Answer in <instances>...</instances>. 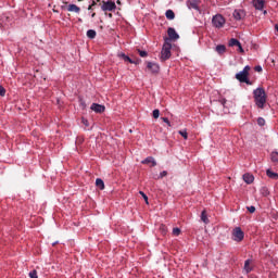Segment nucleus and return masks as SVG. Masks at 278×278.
<instances>
[{"instance_id": "obj_8", "label": "nucleus", "mask_w": 278, "mask_h": 278, "mask_svg": "<svg viewBox=\"0 0 278 278\" xmlns=\"http://www.w3.org/2000/svg\"><path fill=\"white\" fill-rule=\"evenodd\" d=\"M90 109L92 112H96V114H103V112H105V106L97 103H92Z\"/></svg>"}, {"instance_id": "obj_26", "label": "nucleus", "mask_w": 278, "mask_h": 278, "mask_svg": "<svg viewBox=\"0 0 278 278\" xmlns=\"http://www.w3.org/2000/svg\"><path fill=\"white\" fill-rule=\"evenodd\" d=\"M271 162H278V152L277 151H274L271 152Z\"/></svg>"}, {"instance_id": "obj_24", "label": "nucleus", "mask_w": 278, "mask_h": 278, "mask_svg": "<svg viewBox=\"0 0 278 278\" xmlns=\"http://www.w3.org/2000/svg\"><path fill=\"white\" fill-rule=\"evenodd\" d=\"M240 41L238 39H230L229 47H238Z\"/></svg>"}, {"instance_id": "obj_13", "label": "nucleus", "mask_w": 278, "mask_h": 278, "mask_svg": "<svg viewBox=\"0 0 278 278\" xmlns=\"http://www.w3.org/2000/svg\"><path fill=\"white\" fill-rule=\"evenodd\" d=\"M141 164H152V166H157V162H155V159L152 156H148L143 161H141Z\"/></svg>"}, {"instance_id": "obj_29", "label": "nucleus", "mask_w": 278, "mask_h": 278, "mask_svg": "<svg viewBox=\"0 0 278 278\" xmlns=\"http://www.w3.org/2000/svg\"><path fill=\"white\" fill-rule=\"evenodd\" d=\"M28 275L30 278H38V271L36 270H31Z\"/></svg>"}, {"instance_id": "obj_43", "label": "nucleus", "mask_w": 278, "mask_h": 278, "mask_svg": "<svg viewBox=\"0 0 278 278\" xmlns=\"http://www.w3.org/2000/svg\"><path fill=\"white\" fill-rule=\"evenodd\" d=\"M88 10H92V4H91V5H89Z\"/></svg>"}, {"instance_id": "obj_11", "label": "nucleus", "mask_w": 278, "mask_h": 278, "mask_svg": "<svg viewBox=\"0 0 278 278\" xmlns=\"http://www.w3.org/2000/svg\"><path fill=\"white\" fill-rule=\"evenodd\" d=\"M266 1L265 0H253V5L255 10H264Z\"/></svg>"}, {"instance_id": "obj_36", "label": "nucleus", "mask_w": 278, "mask_h": 278, "mask_svg": "<svg viewBox=\"0 0 278 278\" xmlns=\"http://www.w3.org/2000/svg\"><path fill=\"white\" fill-rule=\"evenodd\" d=\"M239 53H244V49L242 48V43H239L238 46Z\"/></svg>"}, {"instance_id": "obj_22", "label": "nucleus", "mask_w": 278, "mask_h": 278, "mask_svg": "<svg viewBox=\"0 0 278 278\" xmlns=\"http://www.w3.org/2000/svg\"><path fill=\"white\" fill-rule=\"evenodd\" d=\"M266 175H267V177H269L270 179H278V174H277V173H274V172L270 170V169H267Z\"/></svg>"}, {"instance_id": "obj_30", "label": "nucleus", "mask_w": 278, "mask_h": 278, "mask_svg": "<svg viewBox=\"0 0 278 278\" xmlns=\"http://www.w3.org/2000/svg\"><path fill=\"white\" fill-rule=\"evenodd\" d=\"M152 114L153 118H160V110L155 109Z\"/></svg>"}, {"instance_id": "obj_5", "label": "nucleus", "mask_w": 278, "mask_h": 278, "mask_svg": "<svg viewBox=\"0 0 278 278\" xmlns=\"http://www.w3.org/2000/svg\"><path fill=\"white\" fill-rule=\"evenodd\" d=\"M213 27H216V29H220L222 27L225 26V17L223 15L217 14L213 16L212 18Z\"/></svg>"}, {"instance_id": "obj_10", "label": "nucleus", "mask_w": 278, "mask_h": 278, "mask_svg": "<svg viewBox=\"0 0 278 278\" xmlns=\"http://www.w3.org/2000/svg\"><path fill=\"white\" fill-rule=\"evenodd\" d=\"M147 68L151 71L152 73H159L160 72V65L156 63L148 62L147 63Z\"/></svg>"}, {"instance_id": "obj_48", "label": "nucleus", "mask_w": 278, "mask_h": 278, "mask_svg": "<svg viewBox=\"0 0 278 278\" xmlns=\"http://www.w3.org/2000/svg\"><path fill=\"white\" fill-rule=\"evenodd\" d=\"M97 1H101V0H97Z\"/></svg>"}, {"instance_id": "obj_37", "label": "nucleus", "mask_w": 278, "mask_h": 278, "mask_svg": "<svg viewBox=\"0 0 278 278\" xmlns=\"http://www.w3.org/2000/svg\"><path fill=\"white\" fill-rule=\"evenodd\" d=\"M166 175H168V172L167 170H163L160 174V178L162 179V178L166 177Z\"/></svg>"}, {"instance_id": "obj_12", "label": "nucleus", "mask_w": 278, "mask_h": 278, "mask_svg": "<svg viewBox=\"0 0 278 278\" xmlns=\"http://www.w3.org/2000/svg\"><path fill=\"white\" fill-rule=\"evenodd\" d=\"M187 5L189 10H199V0H189Z\"/></svg>"}, {"instance_id": "obj_14", "label": "nucleus", "mask_w": 278, "mask_h": 278, "mask_svg": "<svg viewBox=\"0 0 278 278\" xmlns=\"http://www.w3.org/2000/svg\"><path fill=\"white\" fill-rule=\"evenodd\" d=\"M67 11L75 12L76 14H79V12H81V9L79 7H77L76 4H70L67 7Z\"/></svg>"}, {"instance_id": "obj_39", "label": "nucleus", "mask_w": 278, "mask_h": 278, "mask_svg": "<svg viewBox=\"0 0 278 278\" xmlns=\"http://www.w3.org/2000/svg\"><path fill=\"white\" fill-rule=\"evenodd\" d=\"M254 71H256V73H262V66L260 65L255 66Z\"/></svg>"}, {"instance_id": "obj_42", "label": "nucleus", "mask_w": 278, "mask_h": 278, "mask_svg": "<svg viewBox=\"0 0 278 278\" xmlns=\"http://www.w3.org/2000/svg\"><path fill=\"white\" fill-rule=\"evenodd\" d=\"M161 229H163V231H166V229H165V227H164V226H162V227H161Z\"/></svg>"}, {"instance_id": "obj_33", "label": "nucleus", "mask_w": 278, "mask_h": 278, "mask_svg": "<svg viewBox=\"0 0 278 278\" xmlns=\"http://www.w3.org/2000/svg\"><path fill=\"white\" fill-rule=\"evenodd\" d=\"M161 119L163 121V123H166L167 126L172 127L170 121H168V117H162Z\"/></svg>"}, {"instance_id": "obj_2", "label": "nucleus", "mask_w": 278, "mask_h": 278, "mask_svg": "<svg viewBox=\"0 0 278 278\" xmlns=\"http://www.w3.org/2000/svg\"><path fill=\"white\" fill-rule=\"evenodd\" d=\"M172 49L173 45L170 43V39H166L161 51V62H166V60L170 59Z\"/></svg>"}, {"instance_id": "obj_17", "label": "nucleus", "mask_w": 278, "mask_h": 278, "mask_svg": "<svg viewBox=\"0 0 278 278\" xmlns=\"http://www.w3.org/2000/svg\"><path fill=\"white\" fill-rule=\"evenodd\" d=\"M96 186L100 190H105V182H103V179L101 178L96 179Z\"/></svg>"}, {"instance_id": "obj_34", "label": "nucleus", "mask_w": 278, "mask_h": 278, "mask_svg": "<svg viewBox=\"0 0 278 278\" xmlns=\"http://www.w3.org/2000/svg\"><path fill=\"white\" fill-rule=\"evenodd\" d=\"M140 58H147L148 53L147 51L139 50Z\"/></svg>"}, {"instance_id": "obj_44", "label": "nucleus", "mask_w": 278, "mask_h": 278, "mask_svg": "<svg viewBox=\"0 0 278 278\" xmlns=\"http://www.w3.org/2000/svg\"><path fill=\"white\" fill-rule=\"evenodd\" d=\"M91 5H97V2L93 1Z\"/></svg>"}, {"instance_id": "obj_27", "label": "nucleus", "mask_w": 278, "mask_h": 278, "mask_svg": "<svg viewBox=\"0 0 278 278\" xmlns=\"http://www.w3.org/2000/svg\"><path fill=\"white\" fill-rule=\"evenodd\" d=\"M178 134L182 136L185 140H188V131L187 130H179Z\"/></svg>"}, {"instance_id": "obj_21", "label": "nucleus", "mask_w": 278, "mask_h": 278, "mask_svg": "<svg viewBox=\"0 0 278 278\" xmlns=\"http://www.w3.org/2000/svg\"><path fill=\"white\" fill-rule=\"evenodd\" d=\"M215 51H217L219 53V55H223V53H225V51H227V48L224 45H219L216 47Z\"/></svg>"}, {"instance_id": "obj_15", "label": "nucleus", "mask_w": 278, "mask_h": 278, "mask_svg": "<svg viewBox=\"0 0 278 278\" xmlns=\"http://www.w3.org/2000/svg\"><path fill=\"white\" fill-rule=\"evenodd\" d=\"M243 180L245 181V184H253V181H255V177L251 174H244Z\"/></svg>"}, {"instance_id": "obj_38", "label": "nucleus", "mask_w": 278, "mask_h": 278, "mask_svg": "<svg viewBox=\"0 0 278 278\" xmlns=\"http://www.w3.org/2000/svg\"><path fill=\"white\" fill-rule=\"evenodd\" d=\"M81 123H83V125H85V127H89V123H88V119H86V118H83L81 119Z\"/></svg>"}, {"instance_id": "obj_28", "label": "nucleus", "mask_w": 278, "mask_h": 278, "mask_svg": "<svg viewBox=\"0 0 278 278\" xmlns=\"http://www.w3.org/2000/svg\"><path fill=\"white\" fill-rule=\"evenodd\" d=\"M139 194H141V197L144 199L147 205H149V197H147L146 193L142 191H140Z\"/></svg>"}, {"instance_id": "obj_47", "label": "nucleus", "mask_w": 278, "mask_h": 278, "mask_svg": "<svg viewBox=\"0 0 278 278\" xmlns=\"http://www.w3.org/2000/svg\"><path fill=\"white\" fill-rule=\"evenodd\" d=\"M78 1H84V0H78Z\"/></svg>"}, {"instance_id": "obj_18", "label": "nucleus", "mask_w": 278, "mask_h": 278, "mask_svg": "<svg viewBox=\"0 0 278 278\" xmlns=\"http://www.w3.org/2000/svg\"><path fill=\"white\" fill-rule=\"evenodd\" d=\"M201 220L205 224L208 225L210 224V218H207V213L205 211H202L201 213Z\"/></svg>"}, {"instance_id": "obj_4", "label": "nucleus", "mask_w": 278, "mask_h": 278, "mask_svg": "<svg viewBox=\"0 0 278 278\" xmlns=\"http://www.w3.org/2000/svg\"><path fill=\"white\" fill-rule=\"evenodd\" d=\"M232 240H235V242H242V240H244V231H242L241 227H236L232 230Z\"/></svg>"}, {"instance_id": "obj_3", "label": "nucleus", "mask_w": 278, "mask_h": 278, "mask_svg": "<svg viewBox=\"0 0 278 278\" xmlns=\"http://www.w3.org/2000/svg\"><path fill=\"white\" fill-rule=\"evenodd\" d=\"M249 71H251V66L247 65L243 71L236 74V79L241 84H251L249 81Z\"/></svg>"}, {"instance_id": "obj_25", "label": "nucleus", "mask_w": 278, "mask_h": 278, "mask_svg": "<svg viewBox=\"0 0 278 278\" xmlns=\"http://www.w3.org/2000/svg\"><path fill=\"white\" fill-rule=\"evenodd\" d=\"M257 125H260V127H264L266 125V119H264V117H258Z\"/></svg>"}, {"instance_id": "obj_6", "label": "nucleus", "mask_w": 278, "mask_h": 278, "mask_svg": "<svg viewBox=\"0 0 278 278\" xmlns=\"http://www.w3.org/2000/svg\"><path fill=\"white\" fill-rule=\"evenodd\" d=\"M101 10L103 12H112L113 10H116V3L114 1H103Z\"/></svg>"}, {"instance_id": "obj_46", "label": "nucleus", "mask_w": 278, "mask_h": 278, "mask_svg": "<svg viewBox=\"0 0 278 278\" xmlns=\"http://www.w3.org/2000/svg\"><path fill=\"white\" fill-rule=\"evenodd\" d=\"M264 14H266V11H264Z\"/></svg>"}, {"instance_id": "obj_1", "label": "nucleus", "mask_w": 278, "mask_h": 278, "mask_svg": "<svg viewBox=\"0 0 278 278\" xmlns=\"http://www.w3.org/2000/svg\"><path fill=\"white\" fill-rule=\"evenodd\" d=\"M255 105H257L261 110H264L266 105V91L264 88H257L253 91Z\"/></svg>"}, {"instance_id": "obj_20", "label": "nucleus", "mask_w": 278, "mask_h": 278, "mask_svg": "<svg viewBox=\"0 0 278 278\" xmlns=\"http://www.w3.org/2000/svg\"><path fill=\"white\" fill-rule=\"evenodd\" d=\"M244 270H245V273H251V270H253V266L251 265V261L250 260L245 261V263H244Z\"/></svg>"}, {"instance_id": "obj_40", "label": "nucleus", "mask_w": 278, "mask_h": 278, "mask_svg": "<svg viewBox=\"0 0 278 278\" xmlns=\"http://www.w3.org/2000/svg\"><path fill=\"white\" fill-rule=\"evenodd\" d=\"M219 102L222 103V105H225L227 103L226 99H220Z\"/></svg>"}, {"instance_id": "obj_45", "label": "nucleus", "mask_w": 278, "mask_h": 278, "mask_svg": "<svg viewBox=\"0 0 278 278\" xmlns=\"http://www.w3.org/2000/svg\"><path fill=\"white\" fill-rule=\"evenodd\" d=\"M276 30L278 31V25H276Z\"/></svg>"}, {"instance_id": "obj_23", "label": "nucleus", "mask_w": 278, "mask_h": 278, "mask_svg": "<svg viewBox=\"0 0 278 278\" xmlns=\"http://www.w3.org/2000/svg\"><path fill=\"white\" fill-rule=\"evenodd\" d=\"M87 37H89L91 40L97 38V31L94 29L87 30Z\"/></svg>"}, {"instance_id": "obj_35", "label": "nucleus", "mask_w": 278, "mask_h": 278, "mask_svg": "<svg viewBox=\"0 0 278 278\" xmlns=\"http://www.w3.org/2000/svg\"><path fill=\"white\" fill-rule=\"evenodd\" d=\"M247 210L250 212V214H254L255 206H248Z\"/></svg>"}, {"instance_id": "obj_19", "label": "nucleus", "mask_w": 278, "mask_h": 278, "mask_svg": "<svg viewBox=\"0 0 278 278\" xmlns=\"http://www.w3.org/2000/svg\"><path fill=\"white\" fill-rule=\"evenodd\" d=\"M166 18H168V21H174L175 20V12H173V10H167L165 13Z\"/></svg>"}, {"instance_id": "obj_31", "label": "nucleus", "mask_w": 278, "mask_h": 278, "mask_svg": "<svg viewBox=\"0 0 278 278\" xmlns=\"http://www.w3.org/2000/svg\"><path fill=\"white\" fill-rule=\"evenodd\" d=\"M179 233H181V229H179V228L173 229V236H179Z\"/></svg>"}, {"instance_id": "obj_32", "label": "nucleus", "mask_w": 278, "mask_h": 278, "mask_svg": "<svg viewBox=\"0 0 278 278\" xmlns=\"http://www.w3.org/2000/svg\"><path fill=\"white\" fill-rule=\"evenodd\" d=\"M0 97H5V88L0 85Z\"/></svg>"}, {"instance_id": "obj_41", "label": "nucleus", "mask_w": 278, "mask_h": 278, "mask_svg": "<svg viewBox=\"0 0 278 278\" xmlns=\"http://www.w3.org/2000/svg\"><path fill=\"white\" fill-rule=\"evenodd\" d=\"M94 16H97V13H92L91 14V17L94 18Z\"/></svg>"}, {"instance_id": "obj_9", "label": "nucleus", "mask_w": 278, "mask_h": 278, "mask_svg": "<svg viewBox=\"0 0 278 278\" xmlns=\"http://www.w3.org/2000/svg\"><path fill=\"white\" fill-rule=\"evenodd\" d=\"M167 34L169 36V40H179V34H177V30H175V28L169 27L167 29Z\"/></svg>"}, {"instance_id": "obj_7", "label": "nucleus", "mask_w": 278, "mask_h": 278, "mask_svg": "<svg viewBox=\"0 0 278 278\" xmlns=\"http://www.w3.org/2000/svg\"><path fill=\"white\" fill-rule=\"evenodd\" d=\"M244 16H247V13L244 12V10L238 9V10L233 11V18L236 21H242V18H244Z\"/></svg>"}, {"instance_id": "obj_16", "label": "nucleus", "mask_w": 278, "mask_h": 278, "mask_svg": "<svg viewBox=\"0 0 278 278\" xmlns=\"http://www.w3.org/2000/svg\"><path fill=\"white\" fill-rule=\"evenodd\" d=\"M117 56H119L122 60H124V62H129V64H134V60H131L128 55H126L123 52H119L117 54Z\"/></svg>"}]
</instances>
